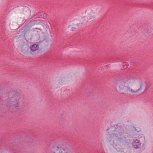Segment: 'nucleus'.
Segmentation results:
<instances>
[{"label": "nucleus", "mask_w": 153, "mask_h": 153, "mask_svg": "<svg viewBox=\"0 0 153 153\" xmlns=\"http://www.w3.org/2000/svg\"><path fill=\"white\" fill-rule=\"evenodd\" d=\"M114 83L117 87L119 92L122 95L142 93L146 89L142 82H140L137 84L135 78L130 76L119 77L115 79Z\"/></svg>", "instance_id": "1"}, {"label": "nucleus", "mask_w": 153, "mask_h": 153, "mask_svg": "<svg viewBox=\"0 0 153 153\" xmlns=\"http://www.w3.org/2000/svg\"><path fill=\"white\" fill-rule=\"evenodd\" d=\"M20 98L18 93L14 91L10 92L7 99V107L10 109H16L19 106Z\"/></svg>", "instance_id": "2"}, {"label": "nucleus", "mask_w": 153, "mask_h": 153, "mask_svg": "<svg viewBox=\"0 0 153 153\" xmlns=\"http://www.w3.org/2000/svg\"><path fill=\"white\" fill-rule=\"evenodd\" d=\"M49 153H72V152L70 149L62 144L52 148Z\"/></svg>", "instance_id": "3"}, {"label": "nucleus", "mask_w": 153, "mask_h": 153, "mask_svg": "<svg viewBox=\"0 0 153 153\" xmlns=\"http://www.w3.org/2000/svg\"><path fill=\"white\" fill-rule=\"evenodd\" d=\"M16 37L21 47H22L27 45V41L26 39L25 36H23L21 35H19L16 36Z\"/></svg>", "instance_id": "4"}, {"label": "nucleus", "mask_w": 153, "mask_h": 153, "mask_svg": "<svg viewBox=\"0 0 153 153\" xmlns=\"http://www.w3.org/2000/svg\"><path fill=\"white\" fill-rule=\"evenodd\" d=\"M34 25V23L32 22H30L28 24L26 25L24 28L22 29V33L24 35L30 31V28Z\"/></svg>", "instance_id": "5"}, {"label": "nucleus", "mask_w": 153, "mask_h": 153, "mask_svg": "<svg viewBox=\"0 0 153 153\" xmlns=\"http://www.w3.org/2000/svg\"><path fill=\"white\" fill-rule=\"evenodd\" d=\"M30 48L32 51L34 52L39 50V45L38 44H34L31 46Z\"/></svg>", "instance_id": "6"}, {"label": "nucleus", "mask_w": 153, "mask_h": 153, "mask_svg": "<svg viewBox=\"0 0 153 153\" xmlns=\"http://www.w3.org/2000/svg\"><path fill=\"white\" fill-rule=\"evenodd\" d=\"M133 142V145L134 148L137 149L139 147L140 143L139 140L136 139L134 140Z\"/></svg>", "instance_id": "7"}, {"label": "nucleus", "mask_w": 153, "mask_h": 153, "mask_svg": "<svg viewBox=\"0 0 153 153\" xmlns=\"http://www.w3.org/2000/svg\"><path fill=\"white\" fill-rule=\"evenodd\" d=\"M117 128L119 131V132L121 133L124 131L125 127H124V126H122L120 124H119L117 125Z\"/></svg>", "instance_id": "8"}, {"label": "nucleus", "mask_w": 153, "mask_h": 153, "mask_svg": "<svg viewBox=\"0 0 153 153\" xmlns=\"http://www.w3.org/2000/svg\"><path fill=\"white\" fill-rule=\"evenodd\" d=\"M136 131L138 132H139V131H140V129L139 128H138V130H136Z\"/></svg>", "instance_id": "9"}, {"label": "nucleus", "mask_w": 153, "mask_h": 153, "mask_svg": "<svg viewBox=\"0 0 153 153\" xmlns=\"http://www.w3.org/2000/svg\"><path fill=\"white\" fill-rule=\"evenodd\" d=\"M75 29V27H72V31H73L74 30V29Z\"/></svg>", "instance_id": "10"}]
</instances>
